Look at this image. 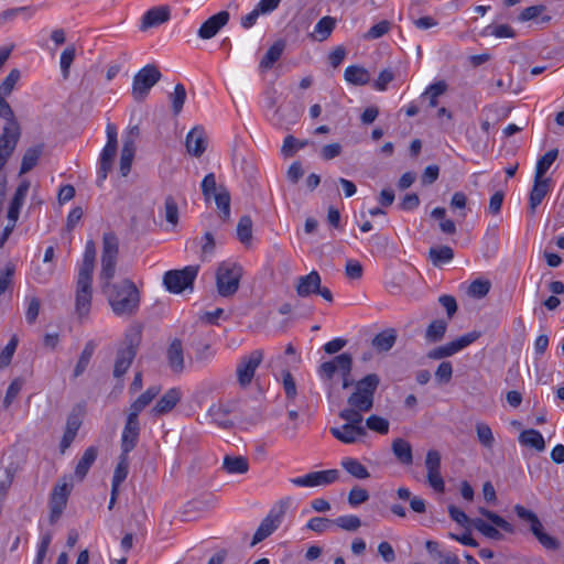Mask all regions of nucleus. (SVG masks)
I'll return each instance as SVG.
<instances>
[{
	"label": "nucleus",
	"instance_id": "14",
	"mask_svg": "<svg viewBox=\"0 0 564 564\" xmlns=\"http://www.w3.org/2000/svg\"><path fill=\"white\" fill-rule=\"evenodd\" d=\"M425 467L427 470V481L437 492H443L445 482L441 475V454L436 449H430L425 457Z\"/></svg>",
	"mask_w": 564,
	"mask_h": 564
},
{
	"label": "nucleus",
	"instance_id": "12",
	"mask_svg": "<svg viewBox=\"0 0 564 564\" xmlns=\"http://www.w3.org/2000/svg\"><path fill=\"white\" fill-rule=\"evenodd\" d=\"M351 368L352 358L349 354L344 352L329 361L323 362L318 367V375L323 380H330L337 371L340 375H350Z\"/></svg>",
	"mask_w": 564,
	"mask_h": 564
},
{
	"label": "nucleus",
	"instance_id": "34",
	"mask_svg": "<svg viewBox=\"0 0 564 564\" xmlns=\"http://www.w3.org/2000/svg\"><path fill=\"white\" fill-rule=\"evenodd\" d=\"M344 78L349 84L362 86L370 82V74L361 66L351 65L345 69Z\"/></svg>",
	"mask_w": 564,
	"mask_h": 564
},
{
	"label": "nucleus",
	"instance_id": "19",
	"mask_svg": "<svg viewBox=\"0 0 564 564\" xmlns=\"http://www.w3.org/2000/svg\"><path fill=\"white\" fill-rule=\"evenodd\" d=\"M182 393L180 389L172 388L167 390L152 408L151 413L154 416H160L171 412L180 402Z\"/></svg>",
	"mask_w": 564,
	"mask_h": 564
},
{
	"label": "nucleus",
	"instance_id": "59",
	"mask_svg": "<svg viewBox=\"0 0 564 564\" xmlns=\"http://www.w3.org/2000/svg\"><path fill=\"white\" fill-rule=\"evenodd\" d=\"M536 540L544 546L546 550H557L560 547V542L554 536L545 533L543 531V525L539 528L535 532L532 533Z\"/></svg>",
	"mask_w": 564,
	"mask_h": 564
},
{
	"label": "nucleus",
	"instance_id": "48",
	"mask_svg": "<svg viewBox=\"0 0 564 564\" xmlns=\"http://www.w3.org/2000/svg\"><path fill=\"white\" fill-rule=\"evenodd\" d=\"M479 513L481 516H484L486 519H488L494 525L503 530L505 532H508V533L514 532V527L511 523H509L507 520H505L502 517L495 513L494 511H490L486 508L480 507Z\"/></svg>",
	"mask_w": 564,
	"mask_h": 564
},
{
	"label": "nucleus",
	"instance_id": "41",
	"mask_svg": "<svg viewBox=\"0 0 564 564\" xmlns=\"http://www.w3.org/2000/svg\"><path fill=\"white\" fill-rule=\"evenodd\" d=\"M42 151H43V145H36V147L30 148L25 151V153L22 158V162H21L20 174L28 173L36 165V163L42 154Z\"/></svg>",
	"mask_w": 564,
	"mask_h": 564
},
{
	"label": "nucleus",
	"instance_id": "10",
	"mask_svg": "<svg viewBox=\"0 0 564 564\" xmlns=\"http://www.w3.org/2000/svg\"><path fill=\"white\" fill-rule=\"evenodd\" d=\"M480 337V332H470L463 336L452 340L443 346L436 347L427 352L430 359L440 360L446 357H451L462 349L466 348Z\"/></svg>",
	"mask_w": 564,
	"mask_h": 564
},
{
	"label": "nucleus",
	"instance_id": "13",
	"mask_svg": "<svg viewBox=\"0 0 564 564\" xmlns=\"http://www.w3.org/2000/svg\"><path fill=\"white\" fill-rule=\"evenodd\" d=\"M338 476L339 473L337 469H327L312 471L302 477L292 478L290 481L297 487H317L335 482Z\"/></svg>",
	"mask_w": 564,
	"mask_h": 564
},
{
	"label": "nucleus",
	"instance_id": "28",
	"mask_svg": "<svg viewBox=\"0 0 564 564\" xmlns=\"http://www.w3.org/2000/svg\"><path fill=\"white\" fill-rule=\"evenodd\" d=\"M98 456V448L96 446H89L85 449L83 456L79 458L76 467H75V477L78 480H83L93 464L95 463L96 458Z\"/></svg>",
	"mask_w": 564,
	"mask_h": 564
},
{
	"label": "nucleus",
	"instance_id": "30",
	"mask_svg": "<svg viewBox=\"0 0 564 564\" xmlns=\"http://www.w3.org/2000/svg\"><path fill=\"white\" fill-rule=\"evenodd\" d=\"M118 144L106 143L100 154V169L98 172V182L101 183L106 180L108 172L112 167V162L117 153Z\"/></svg>",
	"mask_w": 564,
	"mask_h": 564
},
{
	"label": "nucleus",
	"instance_id": "29",
	"mask_svg": "<svg viewBox=\"0 0 564 564\" xmlns=\"http://www.w3.org/2000/svg\"><path fill=\"white\" fill-rule=\"evenodd\" d=\"M397 338V330L394 328H387L373 337L372 347L380 352L389 351L394 346Z\"/></svg>",
	"mask_w": 564,
	"mask_h": 564
},
{
	"label": "nucleus",
	"instance_id": "22",
	"mask_svg": "<svg viewBox=\"0 0 564 564\" xmlns=\"http://www.w3.org/2000/svg\"><path fill=\"white\" fill-rule=\"evenodd\" d=\"M166 358H167L169 366L173 372H175V373L183 372V370L185 368V362H184L183 345H182L181 339L175 338L172 340V343L170 344L167 351H166Z\"/></svg>",
	"mask_w": 564,
	"mask_h": 564
},
{
	"label": "nucleus",
	"instance_id": "36",
	"mask_svg": "<svg viewBox=\"0 0 564 564\" xmlns=\"http://www.w3.org/2000/svg\"><path fill=\"white\" fill-rule=\"evenodd\" d=\"M454 258V251L448 246L432 247L429 250V259L435 267H440L444 263L452 261Z\"/></svg>",
	"mask_w": 564,
	"mask_h": 564
},
{
	"label": "nucleus",
	"instance_id": "64",
	"mask_svg": "<svg viewBox=\"0 0 564 564\" xmlns=\"http://www.w3.org/2000/svg\"><path fill=\"white\" fill-rule=\"evenodd\" d=\"M19 79H20V70L17 68L12 69L9 73V75L1 83L0 94H2L4 96L10 95Z\"/></svg>",
	"mask_w": 564,
	"mask_h": 564
},
{
	"label": "nucleus",
	"instance_id": "33",
	"mask_svg": "<svg viewBox=\"0 0 564 564\" xmlns=\"http://www.w3.org/2000/svg\"><path fill=\"white\" fill-rule=\"evenodd\" d=\"M223 469L228 474H246L249 470V462L243 456L226 455L223 460Z\"/></svg>",
	"mask_w": 564,
	"mask_h": 564
},
{
	"label": "nucleus",
	"instance_id": "32",
	"mask_svg": "<svg viewBox=\"0 0 564 564\" xmlns=\"http://www.w3.org/2000/svg\"><path fill=\"white\" fill-rule=\"evenodd\" d=\"M519 442L521 445L532 447L538 452H543L545 448V441L542 434L534 429L522 431L519 435Z\"/></svg>",
	"mask_w": 564,
	"mask_h": 564
},
{
	"label": "nucleus",
	"instance_id": "21",
	"mask_svg": "<svg viewBox=\"0 0 564 564\" xmlns=\"http://www.w3.org/2000/svg\"><path fill=\"white\" fill-rule=\"evenodd\" d=\"M170 19V9L167 7H154L148 10L142 19L140 29L145 31L150 28L161 25Z\"/></svg>",
	"mask_w": 564,
	"mask_h": 564
},
{
	"label": "nucleus",
	"instance_id": "17",
	"mask_svg": "<svg viewBox=\"0 0 564 564\" xmlns=\"http://www.w3.org/2000/svg\"><path fill=\"white\" fill-rule=\"evenodd\" d=\"M230 15L228 11H219L218 13L209 17L202 23L197 31L198 37L202 40H209L217 35V33L227 25Z\"/></svg>",
	"mask_w": 564,
	"mask_h": 564
},
{
	"label": "nucleus",
	"instance_id": "20",
	"mask_svg": "<svg viewBox=\"0 0 564 564\" xmlns=\"http://www.w3.org/2000/svg\"><path fill=\"white\" fill-rule=\"evenodd\" d=\"M29 188L30 182L22 181L15 189V193L12 197V200L8 209V219L10 223H12V227L15 226V223L19 219L20 209L23 206Z\"/></svg>",
	"mask_w": 564,
	"mask_h": 564
},
{
	"label": "nucleus",
	"instance_id": "26",
	"mask_svg": "<svg viewBox=\"0 0 564 564\" xmlns=\"http://www.w3.org/2000/svg\"><path fill=\"white\" fill-rule=\"evenodd\" d=\"M160 386L148 388L139 398L130 405L128 415L139 419V414L159 395Z\"/></svg>",
	"mask_w": 564,
	"mask_h": 564
},
{
	"label": "nucleus",
	"instance_id": "51",
	"mask_svg": "<svg viewBox=\"0 0 564 564\" xmlns=\"http://www.w3.org/2000/svg\"><path fill=\"white\" fill-rule=\"evenodd\" d=\"M170 99L172 101V110L175 116H177L184 106L186 100V90L183 84H176L174 91L170 95Z\"/></svg>",
	"mask_w": 564,
	"mask_h": 564
},
{
	"label": "nucleus",
	"instance_id": "49",
	"mask_svg": "<svg viewBox=\"0 0 564 564\" xmlns=\"http://www.w3.org/2000/svg\"><path fill=\"white\" fill-rule=\"evenodd\" d=\"M228 413V410H226L221 404H213L208 410V414L212 420L224 429L232 426V422L227 419Z\"/></svg>",
	"mask_w": 564,
	"mask_h": 564
},
{
	"label": "nucleus",
	"instance_id": "2",
	"mask_svg": "<svg viewBox=\"0 0 564 564\" xmlns=\"http://www.w3.org/2000/svg\"><path fill=\"white\" fill-rule=\"evenodd\" d=\"M380 383V378L376 373H369L355 384V391L348 397L347 403L351 408L361 411H371L373 408L375 392Z\"/></svg>",
	"mask_w": 564,
	"mask_h": 564
},
{
	"label": "nucleus",
	"instance_id": "50",
	"mask_svg": "<svg viewBox=\"0 0 564 564\" xmlns=\"http://www.w3.org/2000/svg\"><path fill=\"white\" fill-rule=\"evenodd\" d=\"M471 525L488 539L500 540L502 538V534L496 527L487 523L480 518L473 519Z\"/></svg>",
	"mask_w": 564,
	"mask_h": 564
},
{
	"label": "nucleus",
	"instance_id": "60",
	"mask_svg": "<svg viewBox=\"0 0 564 564\" xmlns=\"http://www.w3.org/2000/svg\"><path fill=\"white\" fill-rule=\"evenodd\" d=\"M15 272L13 263H8L4 270L0 273V296L4 294L12 286V278Z\"/></svg>",
	"mask_w": 564,
	"mask_h": 564
},
{
	"label": "nucleus",
	"instance_id": "11",
	"mask_svg": "<svg viewBox=\"0 0 564 564\" xmlns=\"http://www.w3.org/2000/svg\"><path fill=\"white\" fill-rule=\"evenodd\" d=\"M262 359L263 351L260 349H256L248 356L240 358L236 369L237 380L240 387L246 388L251 383L256 370L260 366Z\"/></svg>",
	"mask_w": 564,
	"mask_h": 564
},
{
	"label": "nucleus",
	"instance_id": "25",
	"mask_svg": "<svg viewBox=\"0 0 564 564\" xmlns=\"http://www.w3.org/2000/svg\"><path fill=\"white\" fill-rule=\"evenodd\" d=\"M332 435L345 443L352 444L357 442L358 438L367 435L366 427H351V425H341L340 427H330Z\"/></svg>",
	"mask_w": 564,
	"mask_h": 564
},
{
	"label": "nucleus",
	"instance_id": "23",
	"mask_svg": "<svg viewBox=\"0 0 564 564\" xmlns=\"http://www.w3.org/2000/svg\"><path fill=\"white\" fill-rule=\"evenodd\" d=\"M135 355L137 349L132 344H130L128 347L123 349L118 350L113 367V376L116 378L122 377L128 371Z\"/></svg>",
	"mask_w": 564,
	"mask_h": 564
},
{
	"label": "nucleus",
	"instance_id": "55",
	"mask_svg": "<svg viewBox=\"0 0 564 564\" xmlns=\"http://www.w3.org/2000/svg\"><path fill=\"white\" fill-rule=\"evenodd\" d=\"M129 455L121 453L119 456V462L116 466V469L113 471L112 476V482H122L127 476H128V469H129Z\"/></svg>",
	"mask_w": 564,
	"mask_h": 564
},
{
	"label": "nucleus",
	"instance_id": "58",
	"mask_svg": "<svg viewBox=\"0 0 564 564\" xmlns=\"http://www.w3.org/2000/svg\"><path fill=\"white\" fill-rule=\"evenodd\" d=\"M24 384V380L22 378H15L7 389L6 397L3 399V406L8 409L14 399L19 395Z\"/></svg>",
	"mask_w": 564,
	"mask_h": 564
},
{
	"label": "nucleus",
	"instance_id": "4",
	"mask_svg": "<svg viewBox=\"0 0 564 564\" xmlns=\"http://www.w3.org/2000/svg\"><path fill=\"white\" fill-rule=\"evenodd\" d=\"M202 192L206 200L214 198L217 208L219 209V217L224 221L230 218V194L223 185H217L214 173L207 174L202 182Z\"/></svg>",
	"mask_w": 564,
	"mask_h": 564
},
{
	"label": "nucleus",
	"instance_id": "38",
	"mask_svg": "<svg viewBox=\"0 0 564 564\" xmlns=\"http://www.w3.org/2000/svg\"><path fill=\"white\" fill-rule=\"evenodd\" d=\"M341 467L358 479H366L370 476L368 469L356 458L346 457L340 463Z\"/></svg>",
	"mask_w": 564,
	"mask_h": 564
},
{
	"label": "nucleus",
	"instance_id": "8",
	"mask_svg": "<svg viewBox=\"0 0 564 564\" xmlns=\"http://www.w3.org/2000/svg\"><path fill=\"white\" fill-rule=\"evenodd\" d=\"M161 73L155 65L148 64L133 77L132 95L135 100H143L150 89L161 79Z\"/></svg>",
	"mask_w": 564,
	"mask_h": 564
},
{
	"label": "nucleus",
	"instance_id": "1",
	"mask_svg": "<svg viewBox=\"0 0 564 564\" xmlns=\"http://www.w3.org/2000/svg\"><path fill=\"white\" fill-rule=\"evenodd\" d=\"M119 253V241L113 232H106L102 237L101 270L99 279L101 290L107 295L108 303L115 315L131 317L137 314L140 306V292L130 279L117 283L111 280L116 273Z\"/></svg>",
	"mask_w": 564,
	"mask_h": 564
},
{
	"label": "nucleus",
	"instance_id": "35",
	"mask_svg": "<svg viewBox=\"0 0 564 564\" xmlns=\"http://www.w3.org/2000/svg\"><path fill=\"white\" fill-rule=\"evenodd\" d=\"M96 248L93 240L87 241L83 256V261L79 265L78 273L93 274L95 269Z\"/></svg>",
	"mask_w": 564,
	"mask_h": 564
},
{
	"label": "nucleus",
	"instance_id": "52",
	"mask_svg": "<svg viewBox=\"0 0 564 564\" xmlns=\"http://www.w3.org/2000/svg\"><path fill=\"white\" fill-rule=\"evenodd\" d=\"M134 153L135 148H131V143H128V145H122L120 155V173L122 176H127L129 174Z\"/></svg>",
	"mask_w": 564,
	"mask_h": 564
},
{
	"label": "nucleus",
	"instance_id": "24",
	"mask_svg": "<svg viewBox=\"0 0 564 564\" xmlns=\"http://www.w3.org/2000/svg\"><path fill=\"white\" fill-rule=\"evenodd\" d=\"M550 178H540L534 177L533 187L530 192L529 196V209L531 214L535 213V209L543 202L544 197L547 195L550 191Z\"/></svg>",
	"mask_w": 564,
	"mask_h": 564
},
{
	"label": "nucleus",
	"instance_id": "37",
	"mask_svg": "<svg viewBox=\"0 0 564 564\" xmlns=\"http://www.w3.org/2000/svg\"><path fill=\"white\" fill-rule=\"evenodd\" d=\"M558 156V150L552 149L544 153L536 162L534 177L545 178L544 175Z\"/></svg>",
	"mask_w": 564,
	"mask_h": 564
},
{
	"label": "nucleus",
	"instance_id": "31",
	"mask_svg": "<svg viewBox=\"0 0 564 564\" xmlns=\"http://www.w3.org/2000/svg\"><path fill=\"white\" fill-rule=\"evenodd\" d=\"M391 449L399 463L411 465L413 462V453L411 444L403 438H395L392 442Z\"/></svg>",
	"mask_w": 564,
	"mask_h": 564
},
{
	"label": "nucleus",
	"instance_id": "39",
	"mask_svg": "<svg viewBox=\"0 0 564 564\" xmlns=\"http://www.w3.org/2000/svg\"><path fill=\"white\" fill-rule=\"evenodd\" d=\"M481 35L495 36L497 39H514L517 33L514 29L508 24H490L482 30Z\"/></svg>",
	"mask_w": 564,
	"mask_h": 564
},
{
	"label": "nucleus",
	"instance_id": "16",
	"mask_svg": "<svg viewBox=\"0 0 564 564\" xmlns=\"http://www.w3.org/2000/svg\"><path fill=\"white\" fill-rule=\"evenodd\" d=\"M140 437V422L135 416L127 415L121 433V453L128 454L133 451Z\"/></svg>",
	"mask_w": 564,
	"mask_h": 564
},
{
	"label": "nucleus",
	"instance_id": "9",
	"mask_svg": "<svg viewBox=\"0 0 564 564\" xmlns=\"http://www.w3.org/2000/svg\"><path fill=\"white\" fill-rule=\"evenodd\" d=\"M322 279L317 271L313 270L306 275L296 280L295 290L300 297H307L313 294L321 295L328 303L333 302V294L328 288L322 286Z\"/></svg>",
	"mask_w": 564,
	"mask_h": 564
},
{
	"label": "nucleus",
	"instance_id": "7",
	"mask_svg": "<svg viewBox=\"0 0 564 564\" xmlns=\"http://www.w3.org/2000/svg\"><path fill=\"white\" fill-rule=\"evenodd\" d=\"M289 508V501H280L278 506L272 508L268 516L261 521L259 528L253 534L251 546L262 542L270 536L281 524L282 519Z\"/></svg>",
	"mask_w": 564,
	"mask_h": 564
},
{
	"label": "nucleus",
	"instance_id": "62",
	"mask_svg": "<svg viewBox=\"0 0 564 564\" xmlns=\"http://www.w3.org/2000/svg\"><path fill=\"white\" fill-rule=\"evenodd\" d=\"M391 29V23L387 20L372 25L364 35L366 40H376L387 34Z\"/></svg>",
	"mask_w": 564,
	"mask_h": 564
},
{
	"label": "nucleus",
	"instance_id": "45",
	"mask_svg": "<svg viewBox=\"0 0 564 564\" xmlns=\"http://www.w3.org/2000/svg\"><path fill=\"white\" fill-rule=\"evenodd\" d=\"M366 412L367 411H361L357 408L349 406L348 409H344L339 412V417L346 421V425H351V427H365L362 425V413Z\"/></svg>",
	"mask_w": 564,
	"mask_h": 564
},
{
	"label": "nucleus",
	"instance_id": "18",
	"mask_svg": "<svg viewBox=\"0 0 564 564\" xmlns=\"http://www.w3.org/2000/svg\"><path fill=\"white\" fill-rule=\"evenodd\" d=\"M206 145L207 140L202 127H195L187 133L185 147L191 155L199 158L205 152Z\"/></svg>",
	"mask_w": 564,
	"mask_h": 564
},
{
	"label": "nucleus",
	"instance_id": "3",
	"mask_svg": "<svg viewBox=\"0 0 564 564\" xmlns=\"http://www.w3.org/2000/svg\"><path fill=\"white\" fill-rule=\"evenodd\" d=\"M242 273V267L238 263L227 261L221 262L216 272V285L218 293L225 297L234 295L239 289Z\"/></svg>",
	"mask_w": 564,
	"mask_h": 564
},
{
	"label": "nucleus",
	"instance_id": "46",
	"mask_svg": "<svg viewBox=\"0 0 564 564\" xmlns=\"http://www.w3.org/2000/svg\"><path fill=\"white\" fill-rule=\"evenodd\" d=\"M237 237L241 243H250L252 239V220L250 216L245 215L240 217L237 225Z\"/></svg>",
	"mask_w": 564,
	"mask_h": 564
},
{
	"label": "nucleus",
	"instance_id": "47",
	"mask_svg": "<svg viewBox=\"0 0 564 564\" xmlns=\"http://www.w3.org/2000/svg\"><path fill=\"white\" fill-rule=\"evenodd\" d=\"M476 434L478 442L486 448H492L495 445V436L491 427L484 422L476 423Z\"/></svg>",
	"mask_w": 564,
	"mask_h": 564
},
{
	"label": "nucleus",
	"instance_id": "54",
	"mask_svg": "<svg viewBox=\"0 0 564 564\" xmlns=\"http://www.w3.org/2000/svg\"><path fill=\"white\" fill-rule=\"evenodd\" d=\"M334 524L345 531L354 532L361 527V520L359 517L354 514L341 516L334 520Z\"/></svg>",
	"mask_w": 564,
	"mask_h": 564
},
{
	"label": "nucleus",
	"instance_id": "43",
	"mask_svg": "<svg viewBox=\"0 0 564 564\" xmlns=\"http://www.w3.org/2000/svg\"><path fill=\"white\" fill-rule=\"evenodd\" d=\"M447 329V323L443 319H434L426 328L425 338L430 343L440 341Z\"/></svg>",
	"mask_w": 564,
	"mask_h": 564
},
{
	"label": "nucleus",
	"instance_id": "56",
	"mask_svg": "<svg viewBox=\"0 0 564 564\" xmlns=\"http://www.w3.org/2000/svg\"><path fill=\"white\" fill-rule=\"evenodd\" d=\"M308 141H300L293 135H286L281 152L284 156H292L296 150L303 149L307 145Z\"/></svg>",
	"mask_w": 564,
	"mask_h": 564
},
{
	"label": "nucleus",
	"instance_id": "42",
	"mask_svg": "<svg viewBox=\"0 0 564 564\" xmlns=\"http://www.w3.org/2000/svg\"><path fill=\"white\" fill-rule=\"evenodd\" d=\"M336 20L332 17L322 18L314 28L313 35L318 41H325L333 32Z\"/></svg>",
	"mask_w": 564,
	"mask_h": 564
},
{
	"label": "nucleus",
	"instance_id": "63",
	"mask_svg": "<svg viewBox=\"0 0 564 564\" xmlns=\"http://www.w3.org/2000/svg\"><path fill=\"white\" fill-rule=\"evenodd\" d=\"M165 219L175 226L178 223V207L172 196H167L164 202Z\"/></svg>",
	"mask_w": 564,
	"mask_h": 564
},
{
	"label": "nucleus",
	"instance_id": "57",
	"mask_svg": "<svg viewBox=\"0 0 564 564\" xmlns=\"http://www.w3.org/2000/svg\"><path fill=\"white\" fill-rule=\"evenodd\" d=\"M365 427L384 435L389 432V421L384 417L373 414L366 420Z\"/></svg>",
	"mask_w": 564,
	"mask_h": 564
},
{
	"label": "nucleus",
	"instance_id": "15",
	"mask_svg": "<svg viewBox=\"0 0 564 564\" xmlns=\"http://www.w3.org/2000/svg\"><path fill=\"white\" fill-rule=\"evenodd\" d=\"M70 489L67 484L54 486L50 497V522L54 524L66 508Z\"/></svg>",
	"mask_w": 564,
	"mask_h": 564
},
{
	"label": "nucleus",
	"instance_id": "5",
	"mask_svg": "<svg viewBox=\"0 0 564 564\" xmlns=\"http://www.w3.org/2000/svg\"><path fill=\"white\" fill-rule=\"evenodd\" d=\"M198 271L199 265H187L180 270H170L164 273L163 284L169 292L180 294L188 288L193 289Z\"/></svg>",
	"mask_w": 564,
	"mask_h": 564
},
{
	"label": "nucleus",
	"instance_id": "61",
	"mask_svg": "<svg viewBox=\"0 0 564 564\" xmlns=\"http://www.w3.org/2000/svg\"><path fill=\"white\" fill-rule=\"evenodd\" d=\"M490 282L488 280H475L470 283L468 293L477 299L486 296L490 290Z\"/></svg>",
	"mask_w": 564,
	"mask_h": 564
},
{
	"label": "nucleus",
	"instance_id": "53",
	"mask_svg": "<svg viewBox=\"0 0 564 564\" xmlns=\"http://www.w3.org/2000/svg\"><path fill=\"white\" fill-rule=\"evenodd\" d=\"M447 89V84L443 80L436 82L432 85H430L424 94L423 97L427 96L430 99V107H436L437 106V98L443 95Z\"/></svg>",
	"mask_w": 564,
	"mask_h": 564
},
{
	"label": "nucleus",
	"instance_id": "40",
	"mask_svg": "<svg viewBox=\"0 0 564 564\" xmlns=\"http://www.w3.org/2000/svg\"><path fill=\"white\" fill-rule=\"evenodd\" d=\"M95 349H96V344L94 340H89L86 343V345L79 356V359L75 366V369H74L75 378H77L84 373V371L86 370V368L89 365V361L91 359V356L94 355Z\"/></svg>",
	"mask_w": 564,
	"mask_h": 564
},
{
	"label": "nucleus",
	"instance_id": "44",
	"mask_svg": "<svg viewBox=\"0 0 564 564\" xmlns=\"http://www.w3.org/2000/svg\"><path fill=\"white\" fill-rule=\"evenodd\" d=\"M513 510L519 519L530 524V530L532 533L541 528L542 523L533 511L524 508L521 505H516Z\"/></svg>",
	"mask_w": 564,
	"mask_h": 564
},
{
	"label": "nucleus",
	"instance_id": "6",
	"mask_svg": "<svg viewBox=\"0 0 564 564\" xmlns=\"http://www.w3.org/2000/svg\"><path fill=\"white\" fill-rule=\"evenodd\" d=\"M93 301V274H77L75 312L80 321L87 319Z\"/></svg>",
	"mask_w": 564,
	"mask_h": 564
},
{
	"label": "nucleus",
	"instance_id": "27",
	"mask_svg": "<svg viewBox=\"0 0 564 564\" xmlns=\"http://www.w3.org/2000/svg\"><path fill=\"white\" fill-rule=\"evenodd\" d=\"M285 41L278 40L275 41L267 51L264 56L261 58L259 63V68L262 72L269 70L273 67V65L281 58L284 50H285Z\"/></svg>",
	"mask_w": 564,
	"mask_h": 564
}]
</instances>
